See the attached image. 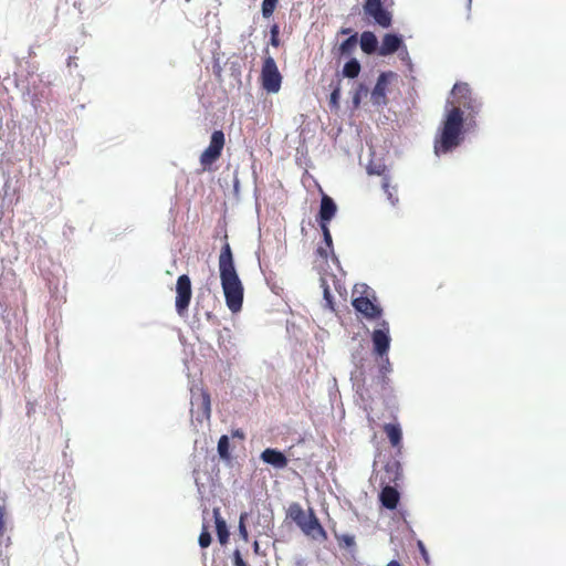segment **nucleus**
Masks as SVG:
<instances>
[{
    "label": "nucleus",
    "instance_id": "f257e3e1",
    "mask_svg": "<svg viewBox=\"0 0 566 566\" xmlns=\"http://www.w3.org/2000/svg\"><path fill=\"white\" fill-rule=\"evenodd\" d=\"M481 108L482 101L467 83L454 84L434 137L433 151L437 157L452 153L463 143L467 126L475 122Z\"/></svg>",
    "mask_w": 566,
    "mask_h": 566
},
{
    "label": "nucleus",
    "instance_id": "f03ea898",
    "mask_svg": "<svg viewBox=\"0 0 566 566\" xmlns=\"http://www.w3.org/2000/svg\"><path fill=\"white\" fill-rule=\"evenodd\" d=\"M219 272L226 304L232 313H238L242 308L244 289L237 273L229 243H226L221 249Z\"/></svg>",
    "mask_w": 566,
    "mask_h": 566
},
{
    "label": "nucleus",
    "instance_id": "7ed1b4c3",
    "mask_svg": "<svg viewBox=\"0 0 566 566\" xmlns=\"http://www.w3.org/2000/svg\"><path fill=\"white\" fill-rule=\"evenodd\" d=\"M287 514L307 536L314 539L325 537V531L312 510L306 513L298 503H293L290 505Z\"/></svg>",
    "mask_w": 566,
    "mask_h": 566
},
{
    "label": "nucleus",
    "instance_id": "20e7f679",
    "mask_svg": "<svg viewBox=\"0 0 566 566\" xmlns=\"http://www.w3.org/2000/svg\"><path fill=\"white\" fill-rule=\"evenodd\" d=\"M261 82L262 87L270 94H275L281 88L282 75L271 55L264 57L261 70Z\"/></svg>",
    "mask_w": 566,
    "mask_h": 566
},
{
    "label": "nucleus",
    "instance_id": "39448f33",
    "mask_svg": "<svg viewBox=\"0 0 566 566\" xmlns=\"http://www.w3.org/2000/svg\"><path fill=\"white\" fill-rule=\"evenodd\" d=\"M191 413L198 421L209 420L211 415V403L209 395L199 386L190 388Z\"/></svg>",
    "mask_w": 566,
    "mask_h": 566
},
{
    "label": "nucleus",
    "instance_id": "423d86ee",
    "mask_svg": "<svg viewBox=\"0 0 566 566\" xmlns=\"http://www.w3.org/2000/svg\"><path fill=\"white\" fill-rule=\"evenodd\" d=\"M370 338L374 355L386 356L389 353L391 344L389 323L386 319L378 321L376 327L370 334Z\"/></svg>",
    "mask_w": 566,
    "mask_h": 566
},
{
    "label": "nucleus",
    "instance_id": "0eeeda50",
    "mask_svg": "<svg viewBox=\"0 0 566 566\" xmlns=\"http://www.w3.org/2000/svg\"><path fill=\"white\" fill-rule=\"evenodd\" d=\"M363 9L365 14L373 18L381 28H389L391 25V14L384 8L381 0H366Z\"/></svg>",
    "mask_w": 566,
    "mask_h": 566
},
{
    "label": "nucleus",
    "instance_id": "6e6552de",
    "mask_svg": "<svg viewBox=\"0 0 566 566\" xmlns=\"http://www.w3.org/2000/svg\"><path fill=\"white\" fill-rule=\"evenodd\" d=\"M224 146V134L221 130H214L211 135L210 144L200 156V163L203 167L213 164L221 155Z\"/></svg>",
    "mask_w": 566,
    "mask_h": 566
},
{
    "label": "nucleus",
    "instance_id": "1a4fd4ad",
    "mask_svg": "<svg viewBox=\"0 0 566 566\" xmlns=\"http://www.w3.org/2000/svg\"><path fill=\"white\" fill-rule=\"evenodd\" d=\"M352 304H353V307L358 313L364 315V317L366 319H368V321L377 319V322L381 319L382 308L379 305L371 302L368 297H366V296L356 297L353 300Z\"/></svg>",
    "mask_w": 566,
    "mask_h": 566
},
{
    "label": "nucleus",
    "instance_id": "9d476101",
    "mask_svg": "<svg viewBox=\"0 0 566 566\" xmlns=\"http://www.w3.org/2000/svg\"><path fill=\"white\" fill-rule=\"evenodd\" d=\"M394 76V73H381L378 76L377 83L371 92V102L374 105H384L386 103V90L389 80Z\"/></svg>",
    "mask_w": 566,
    "mask_h": 566
},
{
    "label": "nucleus",
    "instance_id": "9b49d317",
    "mask_svg": "<svg viewBox=\"0 0 566 566\" xmlns=\"http://www.w3.org/2000/svg\"><path fill=\"white\" fill-rule=\"evenodd\" d=\"M403 46L402 38L398 34L387 33L382 38L378 53L381 56L390 55Z\"/></svg>",
    "mask_w": 566,
    "mask_h": 566
},
{
    "label": "nucleus",
    "instance_id": "f8f14e48",
    "mask_svg": "<svg viewBox=\"0 0 566 566\" xmlns=\"http://www.w3.org/2000/svg\"><path fill=\"white\" fill-rule=\"evenodd\" d=\"M261 460L275 469H283L287 465V458L277 449L268 448L262 451Z\"/></svg>",
    "mask_w": 566,
    "mask_h": 566
},
{
    "label": "nucleus",
    "instance_id": "ddd939ff",
    "mask_svg": "<svg viewBox=\"0 0 566 566\" xmlns=\"http://www.w3.org/2000/svg\"><path fill=\"white\" fill-rule=\"evenodd\" d=\"M337 206L333 198L327 195H323L321 199L318 221L319 223H327L335 217Z\"/></svg>",
    "mask_w": 566,
    "mask_h": 566
},
{
    "label": "nucleus",
    "instance_id": "4468645a",
    "mask_svg": "<svg viewBox=\"0 0 566 566\" xmlns=\"http://www.w3.org/2000/svg\"><path fill=\"white\" fill-rule=\"evenodd\" d=\"M191 300V282L188 275H179V315L185 311Z\"/></svg>",
    "mask_w": 566,
    "mask_h": 566
},
{
    "label": "nucleus",
    "instance_id": "2eb2a0df",
    "mask_svg": "<svg viewBox=\"0 0 566 566\" xmlns=\"http://www.w3.org/2000/svg\"><path fill=\"white\" fill-rule=\"evenodd\" d=\"M380 502L386 509H396L399 502L398 491L392 486H385L380 492Z\"/></svg>",
    "mask_w": 566,
    "mask_h": 566
},
{
    "label": "nucleus",
    "instance_id": "dca6fc26",
    "mask_svg": "<svg viewBox=\"0 0 566 566\" xmlns=\"http://www.w3.org/2000/svg\"><path fill=\"white\" fill-rule=\"evenodd\" d=\"M213 517L216 523L217 536L221 545H224L229 539V531L226 521L220 515V509H213Z\"/></svg>",
    "mask_w": 566,
    "mask_h": 566
},
{
    "label": "nucleus",
    "instance_id": "f3484780",
    "mask_svg": "<svg viewBox=\"0 0 566 566\" xmlns=\"http://www.w3.org/2000/svg\"><path fill=\"white\" fill-rule=\"evenodd\" d=\"M384 431L387 434L391 446L398 448L401 444L402 430L398 423H386Z\"/></svg>",
    "mask_w": 566,
    "mask_h": 566
},
{
    "label": "nucleus",
    "instance_id": "a211bd4d",
    "mask_svg": "<svg viewBox=\"0 0 566 566\" xmlns=\"http://www.w3.org/2000/svg\"><path fill=\"white\" fill-rule=\"evenodd\" d=\"M359 44H360L361 50L365 53L371 54L377 50L378 40H377V36L373 32L365 31L360 35Z\"/></svg>",
    "mask_w": 566,
    "mask_h": 566
},
{
    "label": "nucleus",
    "instance_id": "6ab92c4d",
    "mask_svg": "<svg viewBox=\"0 0 566 566\" xmlns=\"http://www.w3.org/2000/svg\"><path fill=\"white\" fill-rule=\"evenodd\" d=\"M376 357L379 358V363H378L379 377L381 378L382 384H387L389 380L388 374H390L392 371V366L389 360L388 354L386 356H376Z\"/></svg>",
    "mask_w": 566,
    "mask_h": 566
},
{
    "label": "nucleus",
    "instance_id": "aec40b11",
    "mask_svg": "<svg viewBox=\"0 0 566 566\" xmlns=\"http://www.w3.org/2000/svg\"><path fill=\"white\" fill-rule=\"evenodd\" d=\"M357 43L358 38L357 34L355 33L340 43V45L338 46L339 54L342 56L350 55L356 50Z\"/></svg>",
    "mask_w": 566,
    "mask_h": 566
},
{
    "label": "nucleus",
    "instance_id": "412c9836",
    "mask_svg": "<svg viewBox=\"0 0 566 566\" xmlns=\"http://www.w3.org/2000/svg\"><path fill=\"white\" fill-rule=\"evenodd\" d=\"M359 72L360 63L357 59H350L348 62H346L342 71L343 75L348 78L357 77Z\"/></svg>",
    "mask_w": 566,
    "mask_h": 566
},
{
    "label": "nucleus",
    "instance_id": "4be33fe9",
    "mask_svg": "<svg viewBox=\"0 0 566 566\" xmlns=\"http://www.w3.org/2000/svg\"><path fill=\"white\" fill-rule=\"evenodd\" d=\"M319 227H321V230H322V233H323V241H324L325 245H327L328 250H331V252H332L333 261L338 263V259H337L336 254L334 253L333 239H332V234H331L328 224L327 223H319Z\"/></svg>",
    "mask_w": 566,
    "mask_h": 566
},
{
    "label": "nucleus",
    "instance_id": "5701e85b",
    "mask_svg": "<svg viewBox=\"0 0 566 566\" xmlns=\"http://www.w3.org/2000/svg\"><path fill=\"white\" fill-rule=\"evenodd\" d=\"M6 516L7 510L4 506H0V546L4 545L8 547L10 545V537L4 538L6 533Z\"/></svg>",
    "mask_w": 566,
    "mask_h": 566
},
{
    "label": "nucleus",
    "instance_id": "b1692460",
    "mask_svg": "<svg viewBox=\"0 0 566 566\" xmlns=\"http://www.w3.org/2000/svg\"><path fill=\"white\" fill-rule=\"evenodd\" d=\"M229 447H230V443H229L228 436H221L218 441V453L221 459L229 460V458H230Z\"/></svg>",
    "mask_w": 566,
    "mask_h": 566
},
{
    "label": "nucleus",
    "instance_id": "393cba45",
    "mask_svg": "<svg viewBox=\"0 0 566 566\" xmlns=\"http://www.w3.org/2000/svg\"><path fill=\"white\" fill-rule=\"evenodd\" d=\"M321 286L323 287V296H324V301H325V306L327 308H329L331 311H334L333 295H332L329 287L325 280L321 281Z\"/></svg>",
    "mask_w": 566,
    "mask_h": 566
},
{
    "label": "nucleus",
    "instance_id": "a878e982",
    "mask_svg": "<svg viewBox=\"0 0 566 566\" xmlns=\"http://www.w3.org/2000/svg\"><path fill=\"white\" fill-rule=\"evenodd\" d=\"M277 1L279 0H263V2H262V15L264 18L268 19V18H270L273 14Z\"/></svg>",
    "mask_w": 566,
    "mask_h": 566
},
{
    "label": "nucleus",
    "instance_id": "bb28decb",
    "mask_svg": "<svg viewBox=\"0 0 566 566\" xmlns=\"http://www.w3.org/2000/svg\"><path fill=\"white\" fill-rule=\"evenodd\" d=\"M368 93V88L364 84H359L353 95V104L354 107H358L363 96H366Z\"/></svg>",
    "mask_w": 566,
    "mask_h": 566
},
{
    "label": "nucleus",
    "instance_id": "cd10ccee",
    "mask_svg": "<svg viewBox=\"0 0 566 566\" xmlns=\"http://www.w3.org/2000/svg\"><path fill=\"white\" fill-rule=\"evenodd\" d=\"M212 537L211 534L208 532L207 527L203 526L202 532L199 535L198 543L201 548H207L211 544Z\"/></svg>",
    "mask_w": 566,
    "mask_h": 566
},
{
    "label": "nucleus",
    "instance_id": "c85d7f7f",
    "mask_svg": "<svg viewBox=\"0 0 566 566\" xmlns=\"http://www.w3.org/2000/svg\"><path fill=\"white\" fill-rule=\"evenodd\" d=\"M382 188L387 195V199L390 201L392 206H395L396 202L398 201V198L395 196L394 189L390 188L389 181L386 177L384 178L382 181Z\"/></svg>",
    "mask_w": 566,
    "mask_h": 566
},
{
    "label": "nucleus",
    "instance_id": "c756f323",
    "mask_svg": "<svg viewBox=\"0 0 566 566\" xmlns=\"http://www.w3.org/2000/svg\"><path fill=\"white\" fill-rule=\"evenodd\" d=\"M279 32H280L279 25L273 24L270 30V33H271L270 43L275 48L280 45Z\"/></svg>",
    "mask_w": 566,
    "mask_h": 566
},
{
    "label": "nucleus",
    "instance_id": "7c9ffc66",
    "mask_svg": "<svg viewBox=\"0 0 566 566\" xmlns=\"http://www.w3.org/2000/svg\"><path fill=\"white\" fill-rule=\"evenodd\" d=\"M247 517V513H242L240 515V521H239V533L241 535V537L244 539V541H248V531H247V527H245V524H244V518Z\"/></svg>",
    "mask_w": 566,
    "mask_h": 566
},
{
    "label": "nucleus",
    "instance_id": "2f4dec72",
    "mask_svg": "<svg viewBox=\"0 0 566 566\" xmlns=\"http://www.w3.org/2000/svg\"><path fill=\"white\" fill-rule=\"evenodd\" d=\"M340 98V87L336 86L331 93L329 103L332 106L337 107Z\"/></svg>",
    "mask_w": 566,
    "mask_h": 566
},
{
    "label": "nucleus",
    "instance_id": "473e14b6",
    "mask_svg": "<svg viewBox=\"0 0 566 566\" xmlns=\"http://www.w3.org/2000/svg\"><path fill=\"white\" fill-rule=\"evenodd\" d=\"M385 170V166L381 165V164H378V165H368L367 166V171L369 175H381Z\"/></svg>",
    "mask_w": 566,
    "mask_h": 566
},
{
    "label": "nucleus",
    "instance_id": "72a5a7b5",
    "mask_svg": "<svg viewBox=\"0 0 566 566\" xmlns=\"http://www.w3.org/2000/svg\"><path fill=\"white\" fill-rule=\"evenodd\" d=\"M316 253L325 261L327 260L328 255H332V252L328 250L327 245H319L316 250Z\"/></svg>",
    "mask_w": 566,
    "mask_h": 566
},
{
    "label": "nucleus",
    "instance_id": "f704fd0d",
    "mask_svg": "<svg viewBox=\"0 0 566 566\" xmlns=\"http://www.w3.org/2000/svg\"><path fill=\"white\" fill-rule=\"evenodd\" d=\"M233 564L234 566H248L247 563L243 560L239 549H235L233 553Z\"/></svg>",
    "mask_w": 566,
    "mask_h": 566
},
{
    "label": "nucleus",
    "instance_id": "c9c22d12",
    "mask_svg": "<svg viewBox=\"0 0 566 566\" xmlns=\"http://www.w3.org/2000/svg\"><path fill=\"white\" fill-rule=\"evenodd\" d=\"M418 547L423 556V558L427 560L428 559V553L426 551V547L423 545V543L421 541L418 542Z\"/></svg>",
    "mask_w": 566,
    "mask_h": 566
},
{
    "label": "nucleus",
    "instance_id": "e433bc0d",
    "mask_svg": "<svg viewBox=\"0 0 566 566\" xmlns=\"http://www.w3.org/2000/svg\"><path fill=\"white\" fill-rule=\"evenodd\" d=\"M232 437L239 438V439H243L244 438V433L240 429H238V430L232 432Z\"/></svg>",
    "mask_w": 566,
    "mask_h": 566
},
{
    "label": "nucleus",
    "instance_id": "4c0bfd02",
    "mask_svg": "<svg viewBox=\"0 0 566 566\" xmlns=\"http://www.w3.org/2000/svg\"><path fill=\"white\" fill-rule=\"evenodd\" d=\"M344 541H345L346 545H348V546H350L354 543V539L350 536H345Z\"/></svg>",
    "mask_w": 566,
    "mask_h": 566
},
{
    "label": "nucleus",
    "instance_id": "58836bf2",
    "mask_svg": "<svg viewBox=\"0 0 566 566\" xmlns=\"http://www.w3.org/2000/svg\"><path fill=\"white\" fill-rule=\"evenodd\" d=\"M386 566H402L398 560L392 559Z\"/></svg>",
    "mask_w": 566,
    "mask_h": 566
},
{
    "label": "nucleus",
    "instance_id": "ea45409f",
    "mask_svg": "<svg viewBox=\"0 0 566 566\" xmlns=\"http://www.w3.org/2000/svg\"><path fill=\"white\" fill-rule=\"evenodd\" d=\"M409 59V54H408V51L406 49V46L403 45V51H402V59Z\"/></svg>",
    "mask_w": 566,
    "mask_h": 566
},
{
    "label": "nucleus",
    "instance_id": "a19ab883",
    "mask_svg": "<svg viewBox=\"0 0 566 566\" xmlns=\"http://www.w3.org/2000/svg\"><path fill=\"white\" fill-rule=\"evenodd\" d=\"M350 32H352V30L348 29V28H344V29L340 30L342 34H349Z\"/></svg>",
    "mask_w": 566,
    "mask_h": 566
},
{
    "label": "nucleus",
    "instance_id": "79ce46f5",
    "mask_svg": "<svg viewBox=\"0 0 566 566\" xmlns=\"http://www.w3.org/2000/svg\"><path fill=\"white\" fill-rule=\"evenodd\" d=\"M469 3H471V0H469Z\"/></svg>",
    "mask_w": 566,
    "mask_h": 566
}]
</instances>
